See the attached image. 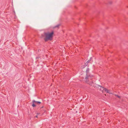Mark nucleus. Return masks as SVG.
<instances>
[{
	"label": "nucleus",
	"mask_w": 128,
	"mask_h": 128,
	"mask_svg": "<svg viewBox=\"0 0 128 128\" xmlns=\"http://www.w3.org/2000/svg\"><path fill=\"white\" fill-rule=\"evenodd\" d=\"M54 32L52 31L51 32H48L44 33L45 37L44 40L46 42L49 40H51L52 39Z\"/></svg>",
	"instance_id": "nucleus-1"
},
{
	"label": "nucleus",
	"mask_w": 128,
	"mask_h": 128,
	"mask_svg": "<svg viewBox=\"0 0 128 128\" xmlns=\"http://www.w3.org/2000/svg\"><path fill=\"white\" fill-rule=\"evenodd\" d=\"M108 93H109V94H111V92H110V90H109V92H108Z\"/></svg>",
	"instance_id": "nucleus-10"
},
{
	"label": "nucleus",
	"mask_w": 128,
	"mask_h": 128,
	"mask_svg": "<svg viewBox=\"0 0 128 128\" xmlns=\"http://www.w3.org/2000/svg\"><path fill=\"white\" fill-rule=\"evenodd\" d=\"M116 96H117V97H118V98H120V96H118V95H116Z\"/></svg>",
	"instance_id": "nucleus-9"
},
{
	"label": "nucleus",
	"mask_w": 128,
	"mask_h": 128,
	"mask_svg": "<svg viewBox=\"0 0 128 128\" xmlns=\"http://www.w3.org/2000/svg\"><path fill=\"white\" fill-rule=\"evenodd\" d=\"M36 117L37 118V116H36Z\"/></svg>",
	"instance_id": "nucleus-11"
},
{
	"label": "nucleus",
	"mask_w": 128,
	"mask_h": 128,
	"mask_svg": "<svg viewBox=\"0 0 128 128\" xmlns=\"http://www.w3.org/2000/svg\"><path fill=\"white\" fill-rule=\"evenodd\" d=\"M36 103H37L40 104L41 103L40 102H38L36 101V102H35Z\"/></svg>",
	"instance_id": "nucleus-7"
},
{
	"label": "nucleus",
	"mask_w": 128,
	"mask_h": 128,
	"mask_svg": "<svg viewBox=\"0 0 128 128\" xmlns=\"http://www.w3.org/2000/svg\"><path fill=\"white\" fill-rule=\"evenodd\" d=\"M89 68H87V69L86 70V75L87 76V74L89 72Z\"/></svg>",
	"instance_id": "nucleus-6"
},
{
	"label": "nucleus",
	"mask_w": 128,
	"mask_h": 128,
	"mask_svg": "<svg viewBox=\"0 0 128 128\" xmlns=\"http://www.w3.org/2000/svg\"><path fill=\"white\" fill-rule=\"evenodd\" d=\"M60 26L59 25H56V27H58V26Z\"/></svg>",
	"instance_id": "nucleus-8"
},
{
	"label": "nucleus",
	"mask_w": 128,
	"mask_h": 128,
	"mask_svg": "<svg viewBox=\"0 0 128 128\" xmlns=\"http://www.w3.org/2000/svg\"><path fill=\"white\" fill-rule=\"evenodd\" d=\"M35 102H36V101L34 100H32L33 104H32V106L33 107L36 106V105L34 104V103H36Z\"/></svg>",
	"instance_id": "nucleus-4"
},
{
	"label": "nucleus",
	"mask_w": 128,
	"mask_h": 128,
	"mask_svg": "<svg viewBox=\"0 0 128 128\" xmlns=\"http://www.w3.org/2000/svg\"><path fill=\"white\" fill-rule=\"evenodd\" d=\"M93 77V75H91L90 76L89 75L88 76H87L86 77V79H88V78L89 79H90L91 80L92 79L91 78Z\"/></svg>",
	"instance_id": "nucleus-3"
},
{
	"label": "nucleus",
	"mask_w": 128,
	"mask_h": 128,
	"mask_svg": "<svg viewBox=\"0 0 128 128\" xmlns=\"http://www.w3.org/2000/svg\"><path fill=\"white\" fill-rule=\"evenodd\" d=\"M102 88L103 89V90L105 92H106L107 93L109 92V90L106 88H104L102 87Z\"/></svg>",
	"instance_id": "nucleus-5"
},
{
	"label": "nucleus",
	"mask_w": 128,
	"mask_h": 128,
	"mask_svg": "<svg viewBox=\"0 0 128 128\" xmlns=\"http://www.w3.org/2000/svg\"><path fill=\"white\" fill-rule=\"evenodd\" d=\"M92 58H90V60H88V61L86 63L85 65L86 66H87L88 63H92Z\"/></svg>",
	"instance_id": "nucleus-2"
},
{
	"label": "nucleus",
	"mask_w": 128,
	"mask_h": 128,
	"mask_svg": "<svg viewBox=\"0 0 128 128\" xmlns=\"http://www.w3.org/2000/svg\"><path fill=\"white\" fill-rule=\"evenodd\" d=\"M91 85H92V83H91Z\"/></svg>",
	"instance_id": "nucleus-12"
}]
</instances>
